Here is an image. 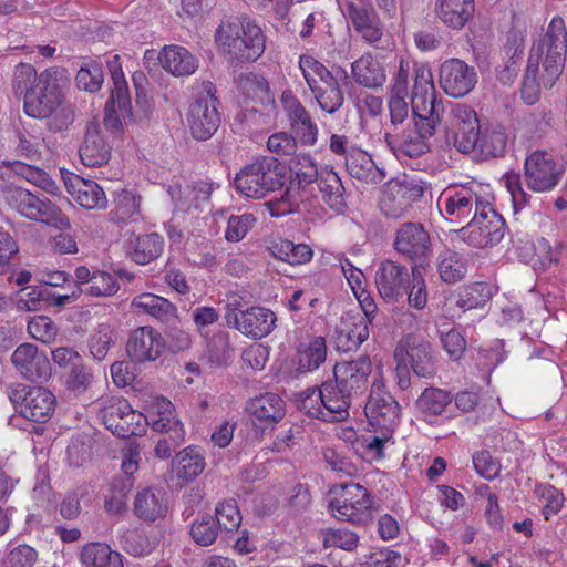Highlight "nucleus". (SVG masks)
Instances as JSON below:
<instances>
[{
    "mask_svg": "<svg viewBox=\"0 0 567 567\" xmlns=\"http://www.w3.org/2000/svg\"><path fill=\"white\" fill-rule=\"evenodd\" d=\"M61 71L49 68L38 73L33 65L19 63L12 74V91L23 97L28 116L48 118L49 130L62 132L74 121V110L65 99Z\"/></svg>",
    "mask_w": 567,
    "mask_h": 567,
    "instance_id": "1",
    "label": "nucleus"
},
{
    "mask_svg": "<svg viewBox=\"0 0 567 567\" xmlns=\"http://www.w3.org/2000/svg\"><path fill=\"white\" fill-rule=\"evenodd\" d=\"M567 53V31L561 17H554L546 32L534 43L523 81L522 97L528 104L537 102L540 89H550L560 78Z\"/></svg>",
    "mask_w": 567,
    "mask_h": 567,
    "instance_id": "2",
    "label": "nucleus"
},
{
    "mask_svg": "<svg viewBox=\"0 0 567 567\" xmlns=\"http://www.w3.org/2000/svg\"><path fill=\"white\" fill-rule=\"evenodd\" d=\"M217 47L233 60L255 62L266 50L261 28L248 17H227L214 34Z\"/></svg>",
    "mask_w": 567,
    "mask_h": 567,
    "instance_id": "3",
    "label": "nucleus"
},
{
    "mask_svg": "<svg viewBox=\"0 0 567 567\" xmlns=\"http://www.w3.org/2000/svg\"><path fill=\"white\" fill-rule=\"evenodd\" d=\"M286 167L272 156H261L244 166L234 178L235 189L247 198L261 199L286 184Z\"/></svg>",
    "mask_w": 567,
    "mask_h": 567,
    "instance_id": "4",
    "label": "nucleus"
},
{
    "mask_svg": "<svg viewBox=\"0 0 567 567\" xmlns=\"http://www.w3.org/2000/svg\"><path fill=\"white\" fill-rule=\"evenodd\" d=\"M3 204L20 216L59 229L70 228L66 215L48 198H41L14 184L13 179L0 195Z\"/></svg>",
    "mask_w": 567,
    "mask_h": 567,
    "instance_id": "5",
    "label": "nucleus"
},
{
    "mask_svg": "<svg viewBox=\"0 0 567 567\" xmlns=\"http://www.w3.org/2000/svg\"><path fill=\"white\" fill-rule=\"evenodd\" d=\"M301 401V409L310 416L333 422L346 420L349 416L353 396L336 379L326 381L319 388L306 390Z\"/></svg>",
    "mask_w": 567,
    "mask_h": 567,
    "instance_id": "6",
    "label": "nucleus"
},
{
    "mask_svg": "<svg viewBox=\"0 0 567 567\" xmlns=\"http://www.w3.org/2000/svg\"><path fill=\"white\" fill-rule=\"evenodd\" d=\"M437 114H413V126L385 131L384 141L391 152L398 157H419L430 151L427 140L435 134L436 126L441 122Z\"/></svg>",
    "mask_w": 567,
    "mask_h": 567,
    "instance_id": "7",
    "label": "nucleus"
},
{
    "mask_svg": "<svg viewBox=\"0 0 567 567\" xmlns=\"http://www.w3.org/2000/svg\"><path fill=\"white\" fill-rule=\"evenodd\" d=\"M299 68L320 109L329 114L343 104V92L334 75L319 61L301 55Z\"/></svg>",
    "mask_w": 567,
    "mask_h": 567,
    "instance_id": "8",
    "label": "nucleus"
},
{
    "mask_svg": "<svg viewBox=\"0 0 567 567\" xmlns=\"http://www.w3.org/2000/svg\"><path fill=\"white\" fill-rule=\"evenodd\" d=\"M505 230L504 218L488 203L458 230V237L470 246L485 248L497 245Z\"/></svg>",
    "mask_w": 567,
    "mask_h": 567,
    "instance_id": "9",
    "label": "nucleus"
},
{
    "mask_svg": "<svg viewBox=\"0 0 567 567\" xmlns=\"http://www.w3.org/2000/svg\"><path fill=\"white\" fill-rule=\"evenodd\" d=\"M334 495L329 502V509L333 517L343 522L361 523L370 516L371 497L365 487L349 483L334 487Z\"/></svg>",
    "mask_w": 567,
    "mask_h": 567,
    "instance_id": "10",
    "label": "nucleus"
},
{
    "mask_svg": "<svg viewBox=\"0 0 567 567\" xmlns=\"http://www.w3.org/2000/svg\"><path fill=\"white\" fill-rule=\"evenodd\" d=\"M446 141L463 154L475 150L480 141L476 112L463 103L451 105L446 120Z\"/></svg>",
    "mask_w": 567,
    "mask_h": 567,
    "instance_id": "11",
    "label": "nucleus"
},
{
    "mask_svg": "<svg viewBox=\"0 0 567 567\" xmlns=\"http://www.w3.org/2000/svg\"><path fill=\"white\" fill-rule=\"evenodd\" d=\"M446 141L463 154L475 150L480 141L476 112L463 103L451 105L446 120Z\"/></svg>",
    "mask_w": 567,
    "mask_h": 567,
    "instance_id": "12",
    "label": "nucleus"
},
{
    "mask_svg": "<svg viewBox=\"0 0 567 567\" xmlns=\"http://www.w3.org/2000/svg\"><path fill=\"white\" fill-rule=\"evenodd\" d=\"M9 399L24 419L37 423L49 421L55 408L54 394L42 386L18 385L10 390Z\"/></svg>",
    "mask_w": 567,
    "mask_h": 567,
    "instance_id": "13",
    "label": "nucleus"
},
{
    "mask_svg": "<svg viewBox=\"0 0 567 567\" xmlns=\"http://www.w3.org/2000/svg\"><path fill=\"white\" fill-rule=\"evenodd\" d=\"M482 186L468 184L464 186L447 187L440 196L443 212L447 218L456 221L467 220L472 214L476 215L489 202L482 194Z\"/></svg>",
    "mask_w": 567,
    "mask_h": 567,
    "instance_id": "14",
    "label": "nucleus"
},
{
    "mask_svg": "<svg viewBox=\"0 0 567 567\" xmlns=\"http://www.w3.org/2000/svg\"><path fill=\"white\" fill-rule=\"evenodd\" d=\"M394 360L408 361L415 375L420 378L431 379L437 371V361L431 343L415 334H406L398 342Z\"/></svg>",
    "mask_w": 567,
    "mask_h": 567,
    "instance_id": "15",
    "label": "nucleus"
},
{
    "mask_svg": "<svg viewBox=\"0 0 567 567\" xmlns=\"http://www.w3.org/2000/svg\"><path fill=\"white\" fill-rule=\"evenodd\" d=\"M392 247L404 259L421 266L432 251V241L422 224L406 221L395 230Z\"/></svg>",
    "mask_w": 567,
    "mask_h": 567,
    "instance_id": "16",
    "label": "nucleus"
},
{
    "mask_svg": "<svg viewBox=\"0 0 567 567\" xmlns=\"http://www.w3.org/2000/svg\"><path fill=\"white\" fill-rule=\"evenodd\" d=\"M364 412L372 426L394 431L400 420V405L393 396L384 391L382 378L372 382Z\"/></svg>",
    "mask_w": 567,
    "mask_h": 567,
    "instance_id": "17",
    "label": "nucleus"
},
{
    "mask_svg": "<svg viewBox=\"0 0 567 567\" xmlns=\"http://www.w3.org/2000/svg\"><path fill=\"white\" fill-rule=\"evenodd\" d=\"M206 89L207 95L198 97L192 103L188 112L190 133L198 141L209 140L220 124V116L217 110L218 100L214 95L215 87L208 82Z\"/></svg>",
    "mask_w": 567,
    "mask_h": 567,
    "instance_id": "18",
    "label": "nucleus"
},
{
    "mask_svg": "<svg viewBox=\"0 0 567 567\" xmlns=\"http://www.w3.org/2000/svg\"><path fill=\"white\" fill-rule=\"evenodd\" d=\"M561 175V167L551 155L545 152H533L525 159L524 181L527 188L533 192L551 190L558 184Z\"/></svg>",
    "mask_w": 567,
    "mask_h": 567,
    "instance_id": "19",
    "label": "nucleus"
},
{
    "mask_svg": "<svg viewBox=\"0 0 567 567\" xmlns=\"http://www.w3.org/2000/svg\"><path fill=\"white\" fill-rule=\"evenodd\" d=\"M414 84L411 95L413 114L431 115L443 113V103L436 97L431 69L425 64L413 63Z\"/></svg>",
    "mask_w": 567,
    "mask_h": 567,
    "instance_id": "20",
    "label": "nucleus"
},
{
    "mask_svg": "<svg viewBox=\"0 0 567 567\" xmlns=\"http://www.w3.org/2000/svg\"><path fill=\"white\" fill-rule=\"evenodd\" d=\"M439 83L447 95L463 97L475 87L477 74L474 66H470L461 59L453 58L441 64Z\"/></svg>",
    "mask_w": 567,
    "mask_h": 567,
    "instance_id": "21",
    "label": "nucleus"
},
{
    "mask_svg": "<svg viewBox=\"0 0 567 567\" xmlns=\"http://www.w3.org/2000/svg\"><path fill=\"white\" fill-rule=\"evenodd\" d=\"M411 276L408 268L398 261H381L374 276L379 295L388 302L398 301L406 293Z\"/></svg>",
    "mask_w": 567,
    "mask_h": 567,
    "instance_id": "22",
    "label": "nucleus"
},
{
    "mask_svg": "<svg viewBox=\"0 0 567 567\" xmlns=\"http://www.w3.org/2000/svg\"><path fill=\"white\" fill-rule=\"evenodd\" d=\"M246 412L254 427L264 433L284 419L285 402L278 394L266 392L250 399L246 404Z\"/></svg>",
    "mask_w": 567,
    "mask_h": 567,
    "instance_id": "23",
    "label": "nucleus"
},
{
    "mask_svg": "<svg viewBox=\"0 0 567 567\" xmlns=\"http://www.w3.org/2000/svg\"><path fill=\"white\" fill-rule=\"evenodd\" d=\"M14 177L24 179L49 194H56L59 190L56 183L43 168L22 161H13L0 164V195Z\"/></svg>",
    "mask_w": 567,
    "mask_h": 567,
    "instance_id": "24",
    "label": "nucleus"
},
{
    "mask_svg": "<svg viewBox=\"0 0 567 567\" xmlns=\"http://www.w3.org/2000/svg\"><path fill=\"white\" fill-rule=\"evenodd\" d=\"M371 373L372 362L365 354L337 362L333 368L334 379L357 399L365 393Z\"/></svg>",
    "mask_w": 567,
    "mask_h": 567,
    "instance_id": "25",
    "label": "nucleus"
},
{
    "mask_svg": "<svg viewBox=\"0 0 567 567\" xmlns=\"http://www.w3.org/2000/svg\"><path fill=\"white\" fill-rule=\"evenodd\" d=\"M11 361L19 373L31 382H42L51 375L47 354L32 343L20 344L12 353Z\"/></svg>",
    "mask_w": 567,
    "mask_h": 567,
    "instance_id": "26",
    "label": "nucleus"
},
{
    "mask_svg": "<svg viewBox=\"0 0 567 567\" xmlns=\"http://www.w3.org/2000/svg\"><path fill=\"white\" fill-rule=\"evenodd\" d=\"M281 102L296 137L302 145H315L318 140V127L309 112L290 92L282 93Z\"/></svg>",
    "mask_w": 567,
    "mask_h": 567,
    "instance_id": "27",
    "label": "nucleus"
},
{
    "mask_svg": "<svg viewBox=\"0 0 567 567\" xmlns=\"http://www.w3.org/2000/svg\"><path fill=\"white\" fill-rule=\"evenodd\" d=\"M162 350V337L150 326L135 329L126 344L127 355L132 361L138 363L155 361L161 355Z\"/></svg>",
    "mask_w": 567,
    "mask_h": 567,
    "instance_id": "28",
    "label": "nucleus"
},
{
    "mask_svg": "<svg viewBox=\"0 0 567 567\" xmlns=\"http://www.w3.org/2000/svg\"><path fill=\"white\" fill-rule=\"evenodd\" d=\"M79 156L82 164L87 167H100L109 162L111 146L102 136L97 123L90 122L86 125L83 141L79 146Z\"/></svg>",
    "mask_w": 567,
    "mask_h": 567,
    "instance_id": "29",
    "label": "nucleus"
},
{
    "mask_svg": "<svg viewBox=\"0 0 567 567\" xmlns=\"http://www.w3.org/2000/svg\"><path fill=\"white\" fill-rule=\"evenodd\" d=\"M64 185L73 198L85 209H104L107 199L102 187L93 181L69 173L63 176Z\"/></svg>",
    "mask_w": 567,
    "mask_h": 567,
    "instance_id": "30",
    "label": "nucleus"
},
{
    "mask_svg": "<svg viewBox=\"0 0 567 567\" xmlns=\"http://www.w3.org/2000/svg\"><path fill=\"white\" fill-rule=\"evenodd\" d=\"M131 307L137 313L148 315L165 326L181 322L176 306L154 293L145 292L134 297Z\"/></svg>",
    "mask_w": 567,
    "mask_h": 567,
    "instance_id": "31",
    "label": "nucleus"
},
{
    "mask_svg": "<svg viewBox=\"0 0 567 567\" xmlns=\"http://www.w3.org/2000/svg\"><path fill=\"white\" fill-rule=\"evenodd\" d=\"M351 78L370 90L381 89L386 82L385 69L372 53H364L351 63Z\"/></svg>",
    "mask_w": 567,
    "mask_h": 567,
    "instance_id": "32",
    "label": "nucleus"
},
{
    "mask_svg": "<svg viewBox=\"0 0 567 567\" xmlns=\"http://www.w3.org/2000/svg\"><path fill=\"white\" fill-rule=\"evenodd\" d=\"M134 514L144 522H155L167 513L166 493L162 488L145 487L134 498Z\"/></svg>",
    "mask_w": 567,
    "mask_h": 567,
    "instance_id": "33",
    "label": "nucleus"
},
{
    "mask_svg": "<svg viewBox=\"0 0 567 567\" xmlns=\"http://www.w3.org/2000/svg\"><path fill=\"white\" fill-rule=\"evenodd\" d=\"M164 248V239L156 233L135 235L127 239L126 249L132 260L138 265H146L157 259Z\"/></svg>",
    "mask_w": 567,
    "mask_h": 567,
    "instance_id": "34",
    "label": "nucleus"
},
{
    "mask_svg": "<svg viewBox=\"0 0 567 567\" xmlns=\"http://www.w3.org/2000/svg\"><path fill=\"white\" fill-rule=\"evenodd\" d=\"M344 164L350 176L365 184H380L385 178L384 171L379 168L371 156L360 148H351Z\"/></svg>",
    "mask_w": 567,
    "mask_h": 567,
    "instance_id": "35",
    "label": "nucleus"
},
{
    "mask_svg": "<svg viewBox=\"0 0 567 567\" xmlns=\"http://www.w3.org/2000/svg\"><path fill=\"white\" fill-rule=\"evenodd\" d=\"M276 320L271 310L250 307L241 311L240 332L252 339H261L274 330Z\"/></svg>",
    "mask_w": 567,
    "mask_h": 567,
    "instance_id": "36",
    "label": "nucleus"
},
{
    "mask_svg": "<svg viewBox=\"0 0 567 567\" xmlns=\"http://www.w3.org/2000/svg\"><path fill=\"white\" fill-rule=\"evenodd\" d=\"M322 200L334 212L343 213L347 208V195L339 175L332 168H321L317 181Z\"/></svg>",
    "mask_w": 567,
    "mask_h": 567,
    "instance_id": "37",
    "label": "nucleus"
},
{
    "mask_svg": "<svg viewBox=\"0 0 567 567\" xmlns=\"http://www.w3.org/2000/svg\"><path fill=\"white\" fill-rule=\"evenodd\" d=\"M162 66L175 76L193 74L198 68V60L186 48L167 45L158 54Z\"/></svg>",
    "mask_w": 567,
    "mask_h": 567,
    "instance_id": "38",
    "label": "nucleus"
},
{
    "mask_svg": "<svg viewBox=\"0 0 567 567\" xmlns=\"http://www.w3.org/2000/svg\"><path fill=\"white\" fill-rule=\"evenodd\" d=\"M369 320L361 316L343 318L337 331V347L339 350L351 351L369 337Z\"/></svg>",
    "mask_w": 567,
    "mask_h": 567,
    "instance_id": "39",
    "label": "nucleus"
},
{
    "mask_svg": "<svg viewBox=\"0 0 567 567\" xmlns=\"http://www.w3.org/2000/svg\"><path fill=\"white\" fill-rule=\"evenodd\" d=\"M350 13L347 14L354 30L370 44L379 42L383 35V29L380 19L371 6L362 9H355L350 6Z\"/></svg>",
    "mask_w": 567,
    "mask_h": 567,
    "instance_id": "40",
    "label": "nucleus"
},
{
    "mask_svg": "<svg viewBox=\"0 0 567 567\" xmlns=\"http://www.w3.org/2000/svg\"><path fill=\"white\" fill-rule=\"evenodd\" d=\"M293 177L290 182V187L286 189L285 195L288 196L290 190L295 187L302 193H310L312 185L317 183L320 177V171L317 167L313 158L306 153L297 154L293 158L291 166Z\"/></svg>",
    "mask_w": 567,
    "mask_h": 567,
    "instance_id": "41",
    "label": "nucleus"
},
{
    "mask_svg": "<svg viewBox=\"0 0 567 567\" xmlns=\"http://www.w3.org/2000/svg\"><path fill=\"white\" fill-rule=\"evenodd\" d=\"M474 7V0H441L435 10L444 24L458 30L471 19Z\"/></svg>",
    "mask_w": 567,
    "mask_h": 567,
    "instance_id": "42",
    "label": "nucleus"
},
{
    "mask_svg": "<svg viewBox=\"0 0 567 567\" xmlns=\"http://www.w3.org/2000/svg\"><path fill=\"white\" fill-rule=\"evenodd\" d=\"M80 557L85 567H123L121 555L105 543L84 545Z\"/></svg>",
    "mask_w": 567,
    "mask_h": 567,
    "instance_id": "43",
    "label": "nucleus"
},
{
    "mask_svg": "<svg viewBox=\"0 0 567 567\" xmlns=\"http://www.w3.org/2000/svg\"><path fill=\"white\" fill-rule=\"evenodd\" d=\"M451 401L449 392L439 388H426L417 398L415 406L426 422L433 423V420L444 412Z\"/></svg>",
    "mask_w": 567,
    "mask_h": 567,
    "instance_id": "44",
    "label": "nucleus"
},
{
    "mask_svg": "<svg viewBox=\"0 0 567 567\" xmlns=\"http://www.w3.org/2000/svg\"><path fill=\"white\" fill-rule=\"evenodd\" d=\"M173 463L177 476L186 482L194 481L204 471L206 464L197 446H188L178 452Z\"/></svg>",
    "mask_w": 567,
    "mask_h": 567,
    "instance_id": "45",
    "label": "nucleus"
},
{
    "mask_svg": "<svg viewBox=\"0 0 567 567\" xmlns=\"http://www.w3.org/2000/svg\"><path fill=\"white\" fill-rule=\"evenodd\" d=\"M156 413L151 412L146 417L148 419L147 425L155 432L171 435L174 431L185 432L182 423L176 419L172 403L164 399L156 400Z\"/></svg>",
    "mask_w": 567,
    "mask_h": 567,
    "instance_id": "46",
    "label": "nucleus"
},
{
    "mask_svg": "<svg viewBox=\"0 0 567 567\" xmlns=\"http://www.w3.org/2000/svg\"><path fill=\"white\" fill-rule=\"evenodd\" d=\"M271 255L292 266L303 265L312 259L313 251L307 244H295L288 239L274 241L270 247Z\"/></svg>",
    "mask_w": 567,
    "mask_h": 567,
    "instance_id": "47",
    "label": "nucleus"
},
{
    "mask_svg": "<svg viewBox=\"0 0 567 567\" xmlns=\"http://www.w3.org/2000/svg\"><path fill=\"white\" fill-rule=\"evenodd\" d=\"M115 207L111 212L116 224L136 223L141 219V197L130 190H122L115 196Z\"/></svg>",
    "mask_w": 567,
    "mask_h": 567,
    "instance_id": "48",
    "label": "nucleus"
},
{
    "mask_svg": "<svg viewBox=\"0 0 567 567\" xmlns=\"http://www.w3.org/2000/svg\"><path fill=\"white\" fill-rule=\"evenodd\" d=\"M437 260V271L444 282L455 284L465 277L466 262L458 252L446 249Z\"/></svg>",
    "mask_w": 567,
    "mask_h": 567,
    "instance_id": "49",
    "label": "nucleus"
},
{
    "mask_svg": "<svg viewBox=\"0 0 567 567\" xmlns=\"http://www.w3.org/2000/svg\"><path fill=\"white\" fill-rule=\"evenodd\" d=\"M406 192L398 188L394 183H390L380 200V208L388 218L400 219L404 217L409 209L408 200L404 199Z\"/></svg>",
    "mask_w": 567,
    "mask_h": 567,
    "instance_id": "50",
    "label": "nucleus"
},
{
    "mask_svg": "<svg viewBox=\"0 0 567 567\" xmlns=\"http://www.w3.org/2000/svg\"><path fill=\"white\" fill-rule=\"evenodd\" d=\"M104 81L102 64L89 59L79 69L75 85L79 90L95 93L100 91Z\"/></svg>",
    "mask_w": 567,
    "mask_h": 567,
    "instance_id": "51",
    "label": "nucleus"
},
{
    "mask_svg": "<svg viewBox=\"0 0 567 567\" xmlns=\"http://www.w3.org/2000/svg\"><path fill=\"white\" fill-rule=\"evenodd\" d=\"M239 87L248 99L261 105H267L275 101L270 93L269 84L264 76L254 73L243 75Z\"/></svg>",
    "mask_w": 567,
    "mask_h": 567,
    "instance_id": "52",
    "label": "nucleus"
},
{
    "mask_svg": "<svg viewBox=\"0 0 567 567\" xmlns=\"http://www.w3.org/2000/svg\"><path fill=\"white\" fill-rule=\"evenodd\" d=\"M115 341L116 331L114 327L109 323L99 324L87 341L90 353L93 359L97 361L104 360L111 346H113Z\"/></svg>",
    "mask_w": 567,
    "mask_h": 567,
    "instance_id": "53",
    "label": "nucleus"
},
{
    "mask_svg": "<svg viewBox=\"0 0 567 567\" xmlns=\"http://www.w3.org/2000/svg\"><path fill=\"white\" fill-rule=\"evenodd\" d=\"M327 358V346L323 337L313 338L309 344L298 353V365L300 371H312L318 369Z\"/></svg>",
    "mask_w": 567,
    "mask_h": 567,
    "instance_id": "54",
    "label": "nucleus"
},
{
    "mask_svg": "<svg viewBox=\"0 0 567 567\" xmlns=\"http://www.w3.org/2000/svg\"><path fill=\"white\" fill-rule=\"evenodd\" d=\"M213 517L219 530L225 533L237 530L241 523L240 511L235 499L218 503Z\"/></svg>",
    "mask_w": 567,
    "mask_h": 567,
    "instance_id": "55",
    "label": "nucleus"
},
{
    "mask_svg": "<svg viewBox=\"0 0 567 567\" xmlns=\"http://www.w3.org/2000/svg\"><path fill=\"white\" fill-rule=\"evenodd\" d=\"M130 412V403L121 396L105 398L101 402L100 417L105 427L114 433V425Z\"/></svg>",
    "mask_w": 567,
    "mask_h": 567,
    "instance_id": "56",
    "label": "nucleus"
},
{
    "mask_svg": "<svg viewBox=\"0 0 567 567\" xmlns=\"http://www.w3.org/2000/svg\"><path fill=\"white\" fill-rule=\"evenodd\" d=\"M112 82L113 87L106 106H113L120 110V114L124 120H133L128 85L124 74L115 75Z\"/></svg>",
    "mask_w": 567,
    "mask_h": 567,
    "instance_id": "57",
    "label": "nucleus"
},
{
    "mask_svg": "<svg viewBox=\"0 0 567 567\" xmlns=\"http://www.w3.org/2000/svg\"><path fill=\"white\" fill-rule=\"evenodd\" d=\"M219 532L215 518L204 514L193 522L189 534L197 545L206 547L215 543Z\"/></svg>",
    "mask_w": 567,
    "mask_h": 567,
    "instance_id": "58",
    "label": "nucleus"
},
{
    "mask_svg": "<svg viewBox=\"0 0 567 567\" xmlns=\"http://www.w3.org/2000/svg\"><path fill=\"white\" fill-rule=\"evenodd\" d=\"M147 423L148 419L130 405V412L125 413L123 419L114 425L113 434L122 439L140 436L145 432Z\"/></svg>",
    "mask_w": 567,
    "mask_h": 567,
    "instance_id": "59",
    "label": "nucleus"
},
{
    "mask_svg": "<svg viewBox=\"0 0 567 567\" xmlns=\"http://www.w3.org/2000/svg\"><path fill=\"white\" fill-rule=\"evenodd\" d=\"M213 187L205 182H197L193 185H186L184 188L178 187V198L176 200L182 208H198L202 202L208 200Z\"/></svg>",
    "mask_w": 567,
    "mask_h": 567,
    "instance_id": "60",
    "label": "nucleus"
},
{
    "mask_svg": "<svg viewBox=\"0 0 567 567\" xmlns=\"http://www.w3.org/2000/svg\"><path fill=\"white\" fill-rule=\"evenodd\" d=\"M38 560V551L25 544L9 546L0 567H33Z\"/></svg>",
    "mask_w": 567,
    "mask_h": 567,
    "instance_id": "61",
    "label": "nucleus"
},
{
    "mask_svg": "<svg viewBox=\"0 0 567 567\" xmlns=\"http://www.w3.org/2000/svg\"><path fill=\"white\" fill-rule=\"evenodd\" d=\"M231 352L229 334L226 331H217L207 342V355L213 363L226 364L231 357Z\"/></svg>",
    "mask_w": 567,
    "mask_h": 567,
    "instance_id": "62",
    "label": "nucleus"
},
{
    "mask_svg": "<svg viewBox=\"0 0 567 567\" xmlns=\"http://www.w3.org/2000/svg\"><path fill=\"white\" fill-rule=\"evenodd\" d=\"M50 300L48 286L22 288L17 296V307L20 310L37 311L41 301Z\"/></svg>",
    "mask_w": 567,
    "mask_h": 567,
    "instance_id": "63",
    "label": "nucleus"
},
{
    "mask_svg": "<svg viewBox=\"0 0 567 567\" xmlns=\"http://www.w3.org/2000/svg\"><path fill=\"white\" fill-rule=\"evenodd\" d=\"M120 289L116 278L106 271L95 270L92 284L85 292L92 297H107L115 295Z\"/></svg>",
    "mask_w": 567,
    "mask_h": 567,
    "instance_id": "64",
    "label": "nucleus"
}]
</instances>
